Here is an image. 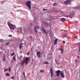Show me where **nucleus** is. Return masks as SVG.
<instances>
[{"label": "nucleus", "mask_w": 80, "mask_h": 80, "mask_svg": "<svg viewBox=\"0 0 80 80\" xmlns=\"http://www.w3.org/2000/svg\"><path fill=\"white\" fill-rule=\"evenodd\" d=\"M40 72L42 73V72H44V71L40 70Z\"/></svg>", "instance_id": "28"}, {"label": "nucleus", "mask_w": 80, "mask_h": 80, "mask_svg": "<svg viewBox=\"0 0 80 80\" xmlns=\"http://www.w3.org/2000/svg\"><path fill=\"white\" fill-rule=\"evenodd\" d=\"M57 5V3H55L54 4H53V6H56Z\"/></svg>", "instance_id": "29"}, {"label": "nucleus", "mask_w": 80, "mask_h": 80, "mask_svg": "<svg viewBox=\"0 0 80 80\" xmlns=\"http://www.w3.org/2000/svg\"><path fill=\"white\" fill-rule=\"evenodd\" d=\"M61 19V21H62V22H65V19L63 18H62Z\"/></svg>", "instance_id": "18"}, {"label": "nucleus", "mask_w": 80, "mask_h": 80, "mask_svg": "<svg viewBox=\"0 0 80 80\" xmlns=\"http://www.w3.org/2000/svg\"><path fill=\"white\" fill-rule=\"evenodd\" d=\"M41 31L42 32H43L46 35H47V31H46V30L45 29L43 28L42 29H41Z\"/></svg>", "instance_id": "9"}, {"label": "nucleus", "mask_w": 80, "mask_h": 80, "mask_svg": "<svg viewBox=\"0 0 80 80\" xmlns=\"http://www.w3.org/2000/svg\"><path fill=\"white\" fill-rule=\"evenodd\" d=\"M25 63V61H23L21 63V64L22 65V66H23V65H24Z\"/></svg>", "instance_id": "16"}, {"label": "nucleus", "mask_w": 80, "mask_h": 80, "mask_svg": "<svg viewBox=\"0 0 80 80\" xmlns=\"http://www.w3.org/2000/svg\"><path fill=\"white\" fill-rule=\"evenodd\" d=\"M14 54H15V53L14 52H13L12 54H11V56H13L14 55Z\"/></svg>", "instance_id": "25"}, {"label": "nucleus", "mask_w": 80, "mask_h": 80, "mask_svg": "<svg viewBox=\"0 0 80 80\" xmlns=\"http://www.w3.org/2000/svg\"><path fill=\"white\" fill-rule=\"evenodd\" d=\"M60 70H58L56 71L55 72V73H56V76H57V77H59V75L60 74Z\"/></svg>", "instance_id": "5"}, {"label": "nucleus", "mask_w": 80, "mask_h": 80, "mask_svg": "<svg viewBox=\"0 0 80 80\" xmlns=\"http://www.w3.org/2000/svg\"><path fill=\"white\" fill-rule=\"evenodd\" d=\"M30 38H32V37H31Z\"/></svg>", "instance_id": "36"}, {"label": "nucleus", "mask_w": 80, "mask_h": 80, "mask_svg": "<svg viewBox=\"0 0 80 80\" xmlns=\"http://www.w3.org/2000/svg\"><path fill=\"white\" fill-rule=\"evenodd\" d=\"M76 62H78V61H77V60H76Z\"/></svg>", "instance_id": "39"}, {"label": "nucleus", "mask_w": 80, "mask_h": 80, "mask_svg": "<svg viewBox=\"0 0 80 80\" xmlns=\"http://www.w3.org/2000/svg\"><path fill=\"white\" fill-rule=\"evenodd\" d=\"M8 43H9V42H8L6 44V45H8Z\"/></svg>", "instance_id": "32"}, {"label": "nucleus", "mask_w": 80, "mask_h": 80, "mask_svg": "<svg viewBox=\"0 0 80 80\" xmlns=\"http://www.w3.org/2000/svg\"><path fill=\"white\" fill-rule=\"evenodd\" d=\"M9 35V36H12V35Z\"/></svg>", "instance_id": "37"}, {"label": "nucleus", "mask_w": 80, "mask_h": 80, "mask_svg": "<svg viewBox=\"0 0 80 80\" xmlns=\"http://www.w3.org/2000/svg\"><path fill=\"white\" fill-rule=\"evenodd\" d=\"M12 60H14L15 61H16V59H15V56H13Z\"/></svg>", "instance_id": "21"}, {"label": "nucleus", "mask_w": 80, "mask_h": 80, "mask_svg": "<svg viewBox=\"0 0 80 80\" xmlns=\"http://www.w3.org/2000/svg\"><path fill=\"white\" fill-rule=\"evenodd\" d=\"M28 75H29V74H28Z\"/></svg>", "instance_id": "40"}, {"label": "nucleus", "mask_w": 80, "mask_h": 80, "mask_svg": "<svg viewBox=\"0 0 80 80\" xmlns=\"http://www.w3.org/2000/svg\"><path fill=\"white\" fill-rule=\"evenodd\" d=\"M43 11H45V10H47V9H43Z\"/></svg>", "instance_id": "30"}, {"label": "nucleus", "mask_w": 80, "mask_h": 80, "mask_svg": "<svg viewBox=\"0 0 80 80\" xmlns=\"http://www.w3.org/2000/svg\"><path fill=\"white\" fill-rule=\"evenodd\" d=\"M52 57H51L48 58V60H52Z\"/></svg>", "instance_id": "20"}, {"label": "nucleus", "mask_w": 80, "mask_h": 80, "mask_svg": "<svg viewBox=\"0 0 80 80\" xmlns=\"http://www.w3.org/2000/svg\"><path fill=\"white\" fill-rule=\"evenodd\" d=\"M25 5L28 7L29 9H31V2L30 1L27 2L26 3Z\"/></svg>", "instance_id": "2"}, {"label": "nucleus", "mask_w": 80, "mask_h": 80, "mask_svg": "<svg viewBox=\"0 0 80 80\" xmlns=\"http://www.w3.org/2000/svg\"><path fill=\"white\" fill-rule=\"evenodd\" d=\"M73 38H77V35H73Z\"/></svg>", "instance_id": "19"}, {"label": "nucleus", "mask_w": 80, "mask_h": 80, "mask_svg": "<svg viewBox=\"0 0 80 80\" xmlns=\"http://www.w3.org/2000/svg\"><path fill=\"white\" fill-rule=\"evenodd\" d=\"M6 60V57H5V55H4L3 56L2 61L3 62H5V60Z\"/></svg>", "instance_id": "14"}, {"label": "nucleus", "mask_w": 80, "mask_h": 80, "mask_svg": "<svg viewBox=\"0 0 80 80\" xmlns=\"http://www.w3.org/2000/svg\"><path fill=\"white\" fill-rule=\"evenodd\" d=\"M38 28L39 29V27L38 26H35L34 27V30L35 32L36 33H37V30H38Z\"/></svg>", "instance_id": "7"}, {"label": "nucleus", "mask_w": 80, "mask_h": 80, "mask_svg": "<svg viewBox=\"0 0 80 80\" xmlns=\"http://www.w3.org/2000/svg\"><path fill=\"white\" fill-rule=\"evenodd\" d=\"M48 62H45L43 63V64H48Z\"/></svg>", "instance_id": "23"}, {"label": "nucleus", "mask_w": 80, "mask_h": 80, "mask_svg": "<svg viewBox=\"0 0 80 80\" xmlns=\"http://www.w3.org/2000/svg\"><path fill=\"white\" fill-rule=\"evenodd\" d=\"M8 70L9 72L11 71V68L10 67H9Z\"/></svg>", "instance_id": "24"}, {"label": "nucleus", "mask_w": 80, "mask_h": 80, "mask_svg": "<svg viewBox=\"0 0 80 80\" xmlns=\"http://www.w3.org/2000/svg\"><path fill=\"white\" fill-rule=\"evenodd\" d=\"M5 75H6V76H10V73H7Z\"/></svg>", "instance_id": "22"}, {"label": "nucleus", "mask_w": 80, "mask_h": 80, "mask_svg": "<svg viewBox=\"0 0 80 80\" xmlns=\"http://www.w3.org/2000/svg\"><path fill=\"white\" fill-rule=\"evenodd\" d=\"M58 41V39H55L54 40V44L55 45H57V43Z\"/></svg>", "instance_id": "13"}, {"label": "nucleus", "mask_w": 80, "mask_h": 80, "mask_svg": "<svg viewBox=\"0 0 80 80\" xmlns=\"http://www.w3.org/2000/svg\"><path fill=\"white\" fill-rule=\"evenodd\" d=\"M63 43H65V42L64 41H63Z\"/></svg>", "instance_id": "34"}, {"label": "nucleus", "mask_w": 80, "mask_h": 80, "mask_svg": "<svg viewBox=\"0 0 80 80\" xmlns=\"http://www.w3.org/2000/svg\"><path fill=\"white\" fill-rule=\"evenodd\" d=\"M59 50L61 51V53H62V54H63V53L64 50L62 46H60V48L59 49Z\"/></svg>", "instance_id": "8"}, {"label": "nucleus", "mask_w": 80, "mask_h": 80, "mask_svg": "<svg viewBox=\"0 0 80 80\" xmlns=\"http://www.w3.org/2000/svg\"><path fill=\"white\" fill-rule=\"evenodd\" d=\"M50 71L51 73V77H52L53 76V70L52 68H51V69H50Z\"/></svg>", "instance_id": "12"}, {"label": "nucleus", "mask_w": 80, "mask_h": 80, "mask_svg": "<svg viewBox=\"0 0 80 80\" xmlns=\"http://www.w3.org/2000/svg\"><path fill=\"white\" fill-rule=\"evenodd\" d=\"M29 53H30V52H28V53H27V55H29Z\"/></svg>", "instance_id": "33"}, {"label": "nucleus", "mask_w": 80, "mask_h": 80, "mask_svg": "<svg viewBox=\"0 0 80 80\" xmlns=\"http://www.w3.org/2000/svg\"><path fill=\"white\" fill-rule=\"evenodd\" d=\"M12 79H14V76H12L11 77Z\"/></svg>", "instance_id": "31"}, {"label": "nucleus", "mask_w": 80, "mask_h": 80, "mask_svg": "<svg viewBox=\"0 0 80 80\" xmlns=\"http://www.w3.org/2000/svg\"><path fill=\"white\" fill-rule=\"evenodd\" d=\"M28 75H29V74H28Z\"/></svg>", "instance_id": "41"}, {"label": "nucleus", "mask_w": 80, "mask_h": 80, "mask_svg": "<svg viewBox=\"0 0 80 80\" xmlns=\"http://www.w3.org/2000/svg\"><path fill=\"white\" fill-rule=\"evenodd\" d=\"M36 55L38 58H40V55H41V52L40 51H38L37 52Z\"/></svg>", "instance_id": "6"}, {"label": "nucleus", "mask_w": 80, "mask_h": 80, "mask_svg": "<svg viewBox=\"0 0 80 80\" xmlns=\"http://www.w3.org/2000/svg\"><path fill=\"white\" fill-rule=\"evenodd\" d=\"M8 25L11 30H14L15 27H16L15 25H13L9 22H8Z\"/></svg>", "instance_id": "1"}, {"label": "nucleus", "mask_w": 80, "mask_h": 80, "mask_svg": "<svg viewBox=\"0 0 80 80\" xmlns=\"http://www.w3.org/2000/svg\"><path fill=\"white\" fill-rule=\"evenodd\" d=\"M17 32L19 33H22V28H18V30Z\"/></svg>", "instance_id": "11"}, {"label": "nucleus", "mask_w": 80, "mask_h": 80, "mask_svg": "<svg viewBox=\"0 0 80 80\" xmlns=\"http://www.w3.org/2000/svg\"><path fill=\"white\" fill-rule=\"evenodd\" d=\"M37 50H36V51H35V52H37Z\"/></svg>", "instance_id": "38"}, {"label": "nucleus", "mask_w": 80, "mask_h": 80, "mask_svg": "<svg viewBox=\"0 0 80 80\" xmlns=\"http://www.w3.org/2000/svg\"><path fill=\"white\" fill-rule=\"evenodd\" d=\"M60 75L61 77H62V78H65V75L64 74V73H63V72H60Z\"/></svg>", "instance_id": "10"}, {"label": "nucleus", "mask_w": 80, "mask_h": 80, "mask_svg": "<svg viewBox=\"0 0 80 80\" xmlns=\"http://www.w3.org/2000/svg\"><path fill=\"white\" fill-rule=\"evenodd\" d=\"M67 36V33H65L63 35V38H65V37H66Z\"/></svg>", "instance_id": "17"}, {"label": "nucleus", "mask_w": 80, "mask_h": 80, "mask_svg": "<svg viewBox=\"0 0 80 80\" xmlns=\"http://www.w3.org/2000/svg\"><path fill=\"white\" fill-rule=\"evenodd\" d=\"M7 70H8V69H4V72H7Z\"/></svg>", "instance_id": "26"}, {"label": "nucleus", "mask_w": 80, "mask_h": 80, "mask_svg": "<svg viewBox=\"0 0 80 80\" xmlns=\"http://www.w3.org/2000/svg\"><path fill=\"white\" fill-rule=\"evenodd\" d=\"M30 60V58H25L24 61L25 62V65H27L28 63V62Z\"/></svg>", "instance_id": "4"}, {"label": "nucleus", "mask_w": 80, "mask_h": 80, "mask_svg": "<svg viewBox=\"0 0 80 80\" xmlns=\"http://www.w3.org/2000/svg\"><path fill=\"white\" fill-rule=\"evenodd\" d=\"M78 58H80V57H79V56H78Z\"/></svg>", "instance_id": "35"}, {"label": "nucleus", "mask_w": 80, "mask_h": 80, "mask_svg": "<svg viewBox=\"0 0 80 80\" xmlns=\"http://www.w3.org/2000/svg\"><path fill=\"white\" fill-rule=\"evenodd\" d=\"M23 43H21L19 45V49L20 50L22 48V45H23Z\"/></svg>", "instance_id": "15"}, {"label": "nucleus", "mask_w": 80, "mask_h": 80, "mask_svg": "<svg viewBox=\"0 0 80 80\" xmlns=\"http://www.w3.org/2000/svg\"><path fill=\"white\" fill-rule=\"evenodd\" d=\"M23 74L24 75V78H25V73H24V72H23Z\"/></svg>", "instance_id": "27"}, {"label": "nucleus", "mask_w": 80, "mask_h": 80, "mask_svg": "<svg viewBox=\"0 0 80 80\" xmlns=\"http://www.w3.org/2000/svg\"><path fill=\"white\" fill-rule=\"evenodd\" d=\"M72 1V0H66L63 3L65 5H66L67 6V5H68L69 4H71V2Z\"/></svg>", "instance_id": "3"}]
</instances>
